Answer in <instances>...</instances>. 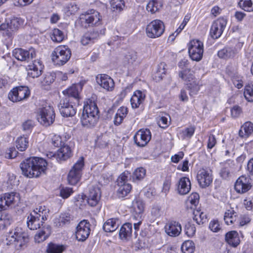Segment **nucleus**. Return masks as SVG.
I'll return each instance as SVG.
<instances>
[{"mask_svg":"<svg viewBox=\"0 0 253 253\" xmlns=\"http://www.w3.org/2000/svg\"><path fill=\"white\" fill-rule=\"evenodd\" d=\"M47 162L41 158L31 157L25 160L20 164L22 173L27 177H38L44 173L47 167Z\"/></svg>","mask_w":253,"mask_h":253,"instance_id":"f257e3e1","label":"nucleus"},{"mask_svg":"<svg viewBox=\"0 0 253 253\" xmlns=\"http://www.w3.org/2000/svg\"><path fill=\"white\" fill-rule=\"evenodd\" d=\"M38 214L30 213L27 218V225L30 230H37L42 226V229L35 236V240L37 243H41L45 241L50 234L51 227L44 223Z\"/></svg>","mask_w":253,"mask_h":253,"instance_id":"f03ea898","label":"nucleus"},{"mask_svg":"<svg viewBox=\"0 0 253 253\" xmlns=\"http://www.w3.org/2000/svg\"><path fill=\"white\" fill-rule=\"evenodd\" d=\"M99 113L97 106L94 102L91 100L87 101L84 105L81 119L82 126L87 128L94 126L99 118Z\"/></svg>","mask_w":253,"mask_h":253,"instance_id":"7ed1b4c3","label":"nucleus"},{"mask_svg":"<svg viewBox=\"0 0 253 253\" xmlns=\"http://www.w3.org/2000/svg\"><path fill=\"white\" fill-rule=\"evenodd\" d=\"M6 241L7 244H13L17 250H20L29 242V236L22 228L16 227L8 233Z\"/></svg>","mask_w":253,"mask_h":253,"instance_id":"20e7f679","label":"nucleus"},{"mask_svg":"<svg viewBox=\"0 0 253 253\" xmlns=\"http://www.w3.org/2000/svg\"><path fill=\"white\" fill-rule=\"evenodd\" d=\"M131 174L128 171L122 173L117 179V196L118 198L123 199L128 196L132 187L130 184L127 183L128 179H130Z\"/></svg>","mask_w":253,"mask_h":253,"instance_id":"39448f33","label":"nucleus"},{"mask_svg":"<svg viewBox=\"0 0 253 253\" xmlns=\"http://www.w3.org/2000/svg\"><path fill=\"white\" fill-rule=\"evenodd\" d=\"M71 55V51L67 46H58L52 53V60L55 64L62 66L70 59Z\"/></svg>","mask_w":253,"mask_h":253,"instance_id":"423d86ee","label":"nucleus"},{"mask_svg":"<svg viewBox=\"0 0 253 253\" xmlns=\"http://www.w3.org/2000/svg\"><path fill=\"white\" fill-rule=\"evenodd\" d=\"M55 115L53 107L49 105L45 106L39 109L37 119L41 125L47 126L54 122Z\"/></svg>","mask_w":253,"mask_h":253,"instance_id":"0eeeda50","label":"nucleus"},{"mask_svg":"<svg viewBox=\"0 0 253 253\" xmlns=\"http://www.w3.org/2000/svg\"><path fill=\"white\" fill-rule=\"evenodd\" d=\"M165 26L164 22L158 19L152 21L146 28V34L148 37L156 39L161 37L164 33Z\"/></svg>","mask_w":253,"mask_h":253,"instance_id":"6e6552de","label":"nucleus"},{"mask_svg":"<svg viewBox=\"0 0 253 253\" xmlns=\"http://www.w3.org/2000/svg\"><path fill=\"white\" fill-rule=\"evenodd\" d=\"M189 56L193 61H200L203 56L204 44L199 40H193L190 41L188 47Z\"/></svg>","mask_w":253,"mask_h":253,"instance_id":"1a4fd4ad","label":"nucleus"},{"mask_svg":"<svg viewBox=\"0 0 253 253\" xmlns=\"http://www.w3.org/2000/svg\"><path fill=\"white\" fill-rule=\"evenodd\" d=\"M100 20V13L93 9L90 13L80 14V25L84 28L97 25Z\"/></svg>","mask_w":253,"mask_h":253,"instance_id":"9d476101","label":"nucleus"},{"mask_svg":"<svg viewBox=\"0 0 253 253\" xmlns=\"http://www.w3.org/2000/svg\"><path fill=\"white\" fill-rule=\"evenodd\" d=\"M227 20L223 17H220L214 21L210 29V35L212 38L217 39L222 34L227 25Z\"/></svg>","mask_w":253,"mask_h":253,"instance_id":"9b49d317","label":"nucleus"},{"mask_svg":"<svg viewBox=\"0 0 253 253\" xmlns=\"http://www.w3.org/2000/svg\"><path fill=\"white\" fill-rule=\"evenodd\" d=\"M88 191L89 192L87 195L82 196V199L84 201H86L90 207H95L98 204L100 199V190L97 187H92L89 188Z\"/></svg>","mask_w":253,"mask_h":253,"instance_id":"f8f14e48","label":"nucleus"},{"mask_svg":"<svg viewBox=\"0 0 253 253\" xmlns=\"http://www.w3.org/2000/svg\"><path fill=\"white\" fill-rule=\"evenodd\" d=\"M251 178L249 175H242L236 180L234 188L239 194H244L250 190L252 187Z\"/></svg>","mask_w":253,"mask_h":253,"instance_id":"ddd939ff","label":"nucleus"},{"mask_svg":"<svg viewBox=\"0 0 253 253\" xmlns=\"http://www.w3.org/2000/svg\"><path fill=\"white\" fill-rule=\"evenodd\" d=\"M13 56L21 61H29L36 56L35 49L31 47L28 50L22 48H15L12 52Z\"/></svg>","mask_w":253,"mask_h":253,"instance_id":"4468645a","label":"nucleus"},{"mask_svg":"<svg viewBox=\"0 0 253 253\" xmlns=\"http://www.w3.org/2000/svg\"><path fill=\"white\" fill-rule=\"evenodd\" d=\"M151 138V133L148 129H139L133 136L134 141L139 147L145 146Z\"/></svg>","mask_w":253,"mask_h":253,"instance_id":"2eb2a0df","label":"nucleus"},{"mask_svg":"<svg viewBox=\"0 0 253 253\" xmlns=\"http://www.w3.org/2000/svg\"><path fill=\"white\" fill-rule=\"evenodd\" d=\"M198 182L202 188L209 186L212 181L211 171L204 169H200L197 173Z\"/></svg>","mask_w":253,"mask_h":253,"instance_id":"dca6fc26","label":"nucleus"},{"mask_svg":"<svg viewBox=\"0 0 253 253\" xmlns=\"http://www.w3.org/2000/svg\"><path fill=\"white\" fill-rule=\"evenodd\" d=\"M19 19L14 18L11 20L10 24L2 23L0 25V31L2 32L3 36L10 38L12 36V32L16 30L19 26Z\"/></svg>","mask_w":253,"mask_h":253,"instance_id":"f3484780","label":"nucleus"},{"mask_svg":"<svg viewBox=\"0 0 253 253\" xmlns=\"http://www.w3.org/2000/svg\"><path fill=\"white\" fill-rule=\"evenodd\" d=\"M43 69V66L41 61L35 60L27 67L28 76L32 78H38L42 75Z\"/></svg>","mask_w":253,"mask_h":253,"instance_id":"a211bd4d","label":"nucleus"},{"mask_svg":"<svg viewBox=\"0 0 253 253\" xmlns=\"http://www.w3.org/2000/svg\"><path fill=\"white\" fill-rule=\"evenodd\" d=\"M97 82L101 87L107 91H112L114 89V80L107 75H100L99 78L97 77Z\"/></svg>","mask_w":253,"mask_h":253,"instance_id":"6ab92c4d","label":"nucleus"},{"mask_svg":"<svg viewBox=\"0 0 253 253\" xmlns=\"http://www.w3.org/2000/svg\"><path fill=\"white\" fill-rule=\"evenodd\" d=\"M146 98V94L140 90L133 92L130 98V103L132 108H138L142 105Z\"/></svg>","mask_w":253,"mask_h":253,"instance_id":"aec40b11","label":"nucleus"},{"mask_svg":"<svg viewBox=\"0 0 253 253\" xmlns=\"http://www.w3.org/2000/svg\"><path fill=\"white\" fill-rule=\"evenodd\" d=\"M165 228L166 233L171 237L178 236L182 230L180 224L175 221H172L167 223Z\"/></svg>","mask_w":253,"mask_h":253,"instance_id":"412c9836","label":"nucleus"},{"mask_svg":"<svg viewBox=\"0 0 253 253\" xmlns=\"http://www.w3.org/2000/svg\"><path fill=\"white\" fill-rule=\"evenodd\" d=\"M178 193L181 195L188 194L191 190V182L189 178L182 177L179 180L177 188Z\"/></svg>","mask_w":253,"mask_h":253,"instance_id":"4be33fe9","label":"nucleus"},{"mask_svg":"<svg viewBox=\"0 0 253 253\" xmlns=\"http://www.w3.org/2000/svg\"><path fill=\"white\" fill-rule=\"evenodd\" d=\"M67 180L68 183L70 185H75L78 183L79 180V160L77 161L76 163L73 166L71 169L70 170Z\"/></svg>","mask_w":253,"mask_h":253,"instance_id":"5701e85b","label":"nucleus"},{"mask_svg":"<svg viewBox=\"0 0 253 253\" xmlns=\"http://www.w3.org/2000/svg\"><path fill=\"white\" fill-rule=\"evenodd\" d=\"M225 241L230 246L236 248L240 243L239 233L236 231H230L225 235Z\"/></svg>","mask_w":253,"mask_h":253,"instance_id":"b1692460","label":"nucleus"},{"mask_svg":"<svg viewBox=\"0 0 253 253\" xmlns=\"http://www.w3.org/2000/svg\"><path fill=\"white\" fill-rule=\"evenodd\" d=\"M239 214L236 212L233 208H230L227 210L224 213V220L227 225H231L234 224L236 225L238 219V215Z\"/></svg>","mask_w":253,"mask_h":253,"instance_id":"393cba45","label":"nucleus"},{"mask_svg":"<svg viewBox=\"0 0 253 253\" xmlns=\"http://www.w3.org/2000/svg\"><path fill=\"white\" fill-rule=\"evenodd\" d=\"M80 241H84L88 237L90 232V224L86 220H83L80 221Z\"/></svg>","mask_w":253,"mask_h":253,"instance_id":"a878e982","label":"nucleus"},{"mask_svg":"<svg viewBox=\"0 0 253 253\" xmlns=\"http://www.w3.org/2000/svg\"><path fill=\"white\" fill-rule=\"evenodd\" d=\"M128 113V109L126 107L122 106L117 111L114 118V124L115 126L121 125Z\"/></svg>","mask_w":253,"mask_h":253,"instance_id":"bb28decb","label":"nucleus"},{"mask_svg":"<svg viewBox=\"0 0 253 253\" xmlns=\"http://www.w3.org/2000/svg\"><path fill=\"white\" fill-rule=\"evenodd\" d=\"M119 226V220L117 218L108 219L103 224V229L106 232H113Z\"/></svg>","mask_w":253,"mask_h":253,"instance_id":"cd10ccee","label":"nucleus"},{"mask_svg":"<svg viewBox=\"0 0 253 253\" xmlns=\"http://www.w3.org/2000/svg\"><path fill=\"white\" fill-rule=\"evenodd\" d=\"M71 219L72 218L69 213H61L59 217L54 219L53 223L55 226L60 227L69 224Z\"/></svg>","mask_w":253,"mask_h":253,"instance_id":"c85d7f7f","label":"nucleus"},{"mask_svg":"<svg viewBox=\"0 0 253 253\" xmlns=\"http://www.w3.org/2000/svg\"><path fill=\"white\" fill-rule=\"evenodd\" d=\"M71 154L70 148L68 146L63 145L57 152L56 159L60 161H65L71 156Z\"/></svg>","mask_w":253,"mask_h":253,"instance_id":"c756f323","label":"nucleus"},{"mask_svg":"<svg viewBox=\"0 0 253 253\" xmlns=\"http://www.w3.org/2000/svg\"><path fill=\"white\" fill-rule=\"evenodd\" d=\"M253 132V123L245 122L241 126L239 134L241 137H247Z\"/></svg>","mask_w":253,"mask_h":253,"instance_id":"7c9ffc66","label":"nucleus"},{"mask_svg":"<svg viewBox=\"0 0 253 253\" xmlns=\"http://www.w3.org/2000/svg\"><path fill=\"white\" fill-rule=\"evenodd\" d=\"M2 197L7 208L19 200V194L14 192L5 193Z\"/></svg>","mask_w":253,"mask_h":253,"instance_id":"2f4dec72","label":"nucleus"},{"mask_svg":"<svg viewBox=\"0 0 253 253\" xmlns=\"http://www.w3.org/2000/svg\"><path fill=\"white\" fill-rule=\"evenodd\" d=\"M132 225L130 223L124 224L121 228L119 232V236L121 239H126L130 237L132 234Z\"/></svg>","mask_w":253,"mask_h":253,"instance_id":"473e14b6","label":"nucleus"},{"mask_svg":"<svg viewBox=\"0 0 253 253\" xmlns=\"http://www.w3.org/2000/svg\"><path fill=\"white\" fill-rule=\"evenodd\" d=\"M79 85L77 84H74L67 89L63 91V93L65 95H67L68 97L71 96L77 99V101H79V94L78 90Z\"/></svg>","mask_w":253,"mask_h":253,"instance_id":"72a5a7b5","label":"nucleus"},{"mask_svg":"<svg viewBox=\"0 0 253 253\" xmlns=\"http://www.w3.org/2000/svg\"><path fill=\"white\" fill-rule=\"evenodd\" d=\"M146 175V170L142 167H139L135 169L130 178L133 182H137L143 179Z\"/></svg>","mask_w":253,"mask_h":253,"instance_id":"f704fd0d","label":"nucleus"},{"mask_svg":"<svg viewBox=\"0 0 253 253\" xmlns=\"http://www.w3.org/2000/svg\"><path fill=\"white\" fill-rule=\"evenodd\" d=\"M66 249L65 246L53 243L48 244L46 248L47 253H62Z\"/></svg>","mask_w":253,"mask_h":253,"instance_id":"c9c22d12","label":"nucleus"},{"mask_svg":"<svg viewBox=\"0 0 253 253\" xmlns=\"http://www.w3.org/2000/svg\"><path fill=\"white\" fill-rule=\"evenodd\" d=\"M166 64L164 62L161 63L158 65L157 72L154 75V79L156 82H159L163 79L164 76L166 74V69L165 67Z\"/></svg>","mask_w":253,"mask_h":253,"instance_id":"e433bc0d","label":"nucleus"},{"mask_svg":"<svg viewBox=\"0 0 253 253\" xmlns=\"http://www.w3.org/2000/svg\"><path fill=\"white\" fill-rule=\"evenodd\" d=\"M28 138L25 136H20L16 141V146L20 151H25L28 148Z\"/></svg>","mask_w":253,"mask_h":253,"instance_id":"4c0bfd02","label":"nucleus"},{"mask_svg":"<svg viewBox=\"0 0 253 253\" xmlns=\"http://www.w3.org/2000/svg\"><path fill=\"white\" fill-rule=\"evenodd\" d=\"M236 52L231 47H225L218 51L217 55L221 58H229L234 56Z\"/></svg>","mask_w":253,"mask_h":253,"instance_id":"58836bf2","label":"nucleus"},{"mask_svg":"<svg viewBox=\"0 0 253 253\" xmlns=\"http://www.w3.org/2000/svg\"><path fill=\"white\" fill-rule=\"evenodd\" d=\"M0 230H2L10 224L12 218L9 214L5 212L0 214Z\"/></svg>","mask_w":253,"mask_h":253,"instance_id":"ea45409f","label":"nucleus"},{"mask_svg":"<svg viewBox=\"0 0 253 253\" xmlns=\"http://www.w3.org/2000/svg\"><path fill=\"white\" fill-rule=\"evenodd\" d=\"M238 5L245 11H253V0H240Z\"/></svg>","mask_w":253,"mask_h":253,"instance_id":"a19ab883","label":"nucleus"},{"mask_svg":"<svg viewBox=\"0 0 253 253\" xmlns=\"http://www.w3.org/2000/svg\"><path fill=\"white\" fill-rule=\"evenodd\" d=\"M195 249V244L191 240L185 241L181 247V251L183 253H193Z\"/></svg>","mask_w":253,"mask_h":253,"instance_id":"79ce46f5","label":"nucleus"},{"mask_svg":"<svg viewBox=\"0 0 253 253\" xmlns=\"http://www.w3.org/2000/svg\"><path fill=\"white\" fill-rule=\"evenodd\" d=\"M193 219L198 224H203L207 221V214L200 211L196 210L193 211Z\"/></svg>","mask_w":253,"mask_h":253,"instance_id":"37998d69","label":"nucleus"},{"mask_svg":"<svg viewBox=\"0 0 253 253\" xmlns=\"http://www.w3.org/2000/svg\"><path fill=\"white\" fill-rule=\"evenodd\" d=\"M110 4L112 10L116 12L121 11L125 5L124 0H111Z\"/></svg>","mask_w":253,"mask_h":253,"instance_id":"c03bdc74","label":"nucleus"},{"mask_svg":"<svg viewBox=\"0 0 253 253\" xmlns=\"http://www.w3.org/2000/svg\"><path fill=\"white\" fill-rule=\"evenodd\" d=\"M17 95L19 97V101L27 98L30 95V91L26 86L16 87Z\"/></svg>","mask_w":253,"mask_h":253,"instance_id":"a18cd8bd","label":"nucleus"},{"mask_svg":"<svg viewBox=\"0 0 253 253\" xmlns=\"http://www.w3.org/2000/svg\"><path fill=\"white\" fill-rule=\"evenodd\" d=\"M64 34L58 29H54L51 35L52 40L54 42H61L64 39Z\"/></svg>","mask_w":253,"mask_h":253,"instance_id":"49530a36","label":"nucleus"},{"mask_svg":"<svg viewBox=\"0 0 253 253\" xmlns=\"http://www.w3.org/2000/svg\"><path fill=\"white\" fill-rule=\"evenodd\" d=\"M133 208L134 211L138 214L142 213L144 209V204L139 199H135L132 202Z\"/></svg>","mask_w":253,"mask_h":253,"instance_id":"de8ad7c7","label":"nucleus"},{"mask_svg":"<svg viewBox=\"0 0 253 253\" xmlns=\"http://www.w3.org/2000/svg\"><path fill=\"white\" fill-rule=\"evenodd\" d=\"M244 95L248 102H253V84H248L245 86Z\"/></svg>","mask_w":253,"mask_h":253,"instance_id":"09e8293b","label":"nucleus"},{"mask_svg":"<svg viewBox=\"0 0 253 253\" xmlns=\"http://www.w3.org/2000/svg\"><path fill=\"white\" fill-rule=\"evenodd\" d=\"M195 129L196 128L194 126H190L181 130L180 134H181L182 138H191L193 135Z\"/></svg>","mask_w":253,"mask_h":253,"instance_id":"8fccbe9b","label":"nucleus"},{"mask_svg":"<svg viewBox=\"0 0 253 253\" xmlns=\"http://www.w3.org/2000/svg\"><path fill=\"white\" fill-rule=\"evenodd\" d=\"M49 212V210L46 209L45 206H40L39 208H37L34 211V213L38 214L42 220H46L47 219V213Z\"/></svg>","mask_w":253,"mask_h":253,"instance_id":"3c124183","label":"nucleus"},{"mask_svg":"<svg viewBox=\"0 0 253 253\" xmlns=\"http://www.w3.org/2000/svg\"><path fill=\"white\" fill-rule=\"evenodd\" d=\"M232 81L235 86L237 88L240 89L243 86V77L238 73H235L232 76Z\"/></svg>","mask_w":253,"mask_h":253,"instance_id":"603ef678","label":"nucleus"},{"mask_svg":"<svg viewBox=\"0 0 253 253\" xmlns=\"http://www.w3.org/2000/svg\"><path fill=\"white\" fill-rule=\"evenodd\" d=\"M59 111L62 116L66 117L73 116L76 113V110L73 107V105H71L66 108H61Z\"/></svg>","mask_w":253,"mask_h":253,"instance_id":"864d4df0","label":"nucleus"},{"mask_svg":"<svg viewBox=\"0 0 253 253\" xmlns=\"http://www.w3.org/2000/svg\"><path fill=\"white\" fill-rule=\"evenodd\" d=\"M188 89L189 90V95L193 96L196 95L200 90V86L195 82L193 81L190 83L187 84Z\"/></svg>","mask_w":253,"mask_h":253,"instance_id":"5fc2aeb1","label":"nucleus"},{"mask_svg":"<svg viewBox=\"0 0 253 253\" xmlns=\"http://www.w3.org/2000/svg\"><path fill=\"white\" fill-rule=\"evenodd\" d=\"M159 3L155 0L150 1L147 5L146 9L148 11L154 13L159 10Z\"/></svg>","mask_w":253,"mask_h":253,"instance_id":"6e6d98bb","label":"nucleus"},{"mask_svg":"<svg viewBox=\"0 0 253 253\" xmlns=\"http://www.w3.org/2000/svg\"><path fill=\"white\" fill-rule=\"evenodd\" d=\"M196 232V227L194 224L188 222L185 226V233L189 237L193 236Z\"/></svg>","mask_w":253,"mask_h":253,"instance_id":"4d7b16f0","label":"nucleus"},{"mask_svg":"<svg viewBox=\"0 0 253 253\" xmlns=\"http://www.w3.org/2000/svg\"><path fill=\"white\" fill-rule=\"evenodd\" d=\"M251 221V218L248 215H241L237 220L235 225L239 226H243L249 223Z\"/></svg>","mask_w":253,"mask_h":253,"instance_id":"13d9d810","label":"nucleus"},{"mask_svg":"<svg viewBox=\"0 0 253 253\" xmlns=\"http://www.w3.org/2000/svg\"><path fill=\"white\" fill-rule=\"evenodd\" d=\"M54 74L47 73L45 75L43 81L41 83L43 85H49L54 82Z\"/></svg>","mask_w":253,"mask_h":253,"instance_id":"bf43d9fd","label":"nucleus"},{"mask_svg":"<svg viewBox=\"0 0 253 253\" xmlns=\"http://www.w3.org/2000/svg\"><path fill=\"white\" fill-rule=\"evenodd\" d=\"M51 144L55 147H61L63 145L61 137L58 135H54L51 139Z\"/></svg>","mask_w":253,"mask_h":253,"instance_id":"052dcab7","label":"nucleus"},{"mask_svg":"<svg viewBox=\"0 0 253 253\" xmlns=\"http://www.w3.org/2000/svg\"><path fill=\"white\" fill-rule=\"evenodd\" d=\"M137 59L136 53L134 51L128 52L125 56V61L128 64H132Z\"/></svg>","mask_w":253,"mask_h":253,"instance_id":"680f3d73","label":"nucleus"},{"mask_svg":"<svg viewBox=\"0 0 253 253\" xmlns=\"http://www.w3.org/2000/svg\"><path fill=\"white\" fill-rule=\"evenodd\" d=\"M209 228L213 232H218L221 230L219 221L217 220H212L209 224Z\"/></svg>","mask_w":253,"mask_h":253,"instance_id":"e2e57ef3","label":"nucleus"},{"mask_svg":"<svg viewBox=\"0 0 253 253\" xmlns=\"http://www.w3.org/2000/svg\"><path fill=\"white\" fill-rule=\"evenodd\" d=\"M231 115L234 118H238L242 112L241 107L238 105L234 106L230 110Z\"/></svg>","mask_w":253,"mask_h":253,"instance_id":"0e129e2a","label":"nucleus"},{"mask_svg":"<svg viewBox=\"0 0 253 253\" xmlns=\"http://www.w3.org/2000/svg\"><path fill=\"white\" fill-rule=\"evenodd\" d=\"M216 144V139L213 134H210L207 143V149L211 150L213 148Z\"/></svg>","mask_w":253,"mask_h":253,"instance_id":"69168bd1","label":"nucleus"},{"mask_svg":"<svg viewBox=\"0 0 253 253\" xmlns=\"http://www.w3.org/2000/svg\"><path fill=\"white\" fill-rule=\"evenodd\" d=\"M17 89L16 87L11 90L8 94V98L13 102H19V97L17 95Z\"/></svg>","mask_w":253,"mask_h":253,"instance_id":"338daca9","label":"nucleus"},{"mask_svg":"<svg viewBox=\"0 0 253 253\" xmlns=\"http://www.w3.org/2000/svg\"><path fill=\"white\" fill-rule=\"evenodd\" d=\"M73 191L72 188H63L61 189L60 192V195L64 199H66L68 198L72 193H73Z\"/></svg>","mask_w":253,"mask_h":253,"instance_id":"774afa93","label":"nucleus"}]
</instances>
